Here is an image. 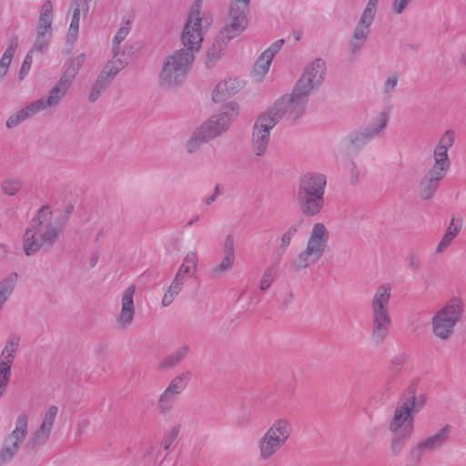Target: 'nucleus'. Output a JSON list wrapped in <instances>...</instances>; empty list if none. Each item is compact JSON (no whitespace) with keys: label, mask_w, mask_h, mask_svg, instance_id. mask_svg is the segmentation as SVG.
Wrapping results in <instances>:
<instances>
[{"label":"nucleus","mask_w":466,"mask_h":466,"mask_svg":"<svg viewBox=\"0 0 466 466\" xmlns=\"http://www.w3.org/2000/svg\"><path fill=\"white\" fill-rule=\"evenodd\" d=\"M428 451L422 443L420 441L416 446H414L410 451V457L412 461L415 463H419L422 457L423 452Z\"/></svg>","instance_id":"nucleus-54"},{"label":"nucleus","mask_w":466,"mask_h":466,"mask_svg":"<svg viewBox=\"0 0 466 466\" xmlns=\"http://www.w3.org/2000/svg\"><path fill=\"white\" fill-rule=\"evenodd\" d=\"M33 63V55L27 52L23 64L21 66L20 71H19V79L23 80L25 76L29 73L31 66Z\"/></svg>","instance_id":"nucleus-53"},{"label":"nucleus","mask_w":466,"mask_h":466,"mask_svg":"<svg viewBox=\"0 0 466 466\" xmlns=\"http://www.w3.org/2000/svg\"><path fill=\"white\" fill-rule=\"evenodd\" d=\"M75 77L70 72L68 73L65 70L56 85L49 91V95L42 97L45 104L47 106L56 104L66 95Z\"/></svg>","instance_id":"nucleus-17"},{"label":"nucleus","mask_w":466,"mask_h":466,"mask_svg":"<svg viewBox=\"0 0 466 466\" xmlns=\"http://www.w3.org/2000/svg\"><path fill=\"white\" fill-rule=\"evenodd\" d=\"M289 108L282 100H277L275 104L261 114L256 120L252 128L251 146L257 157L263 156L269 144L271 129L283 118L289 120Z\"/></svg>","instance_id":"nucleus-5"},{"label":"nucleus","mask_w":466,"mask_h":466,"mask_svg":"<svg viewBox=\"0 0 466 466\" xmlns=\"http://www.w3.org/2000/svg\"><path fill=\"white\" fill-rule=\"evenodd\" d=\"M58 409L56 406H50L47 410L43 421L41 423L42 426H46V428L52 430L55 419L57 415Z\"/></svg>","instance_id":"nucleus-48"},{"label":"nucleus","mask_w":466,"mask_h":466,"mask_svg":"<svg viewBox=\"0 0 466 466\" xmlns=\"http://www.w3.org/2000/svg\"><path fill=\"white\" fill-rule=\"evenodd\" d=\"M21 182L16 179H8L2 183L1 188L6 195L13 196L19 191Z\"/></svg>","instance_id":"nucleus-45"},{"label":"nucleus","mask_w":466,"mask_h":466,"mask_svg":"<svg viewBox=\"0 0 466 466\" xmlns=\"http://www.w3.org/2000/svg\"><path fill=\"white\" fill-rule=\"evenodd\" d=\"M51 215L50 207L44 205L31 220L24 234L23 248L26 256L35 255L41 248L49 249L56 242L62 232V228L50 222L44 225V222L49 220Z\"/></svg>","instance_id":"nucleus-3"},{"label":"nucleus","mask_w":466,"mask_h":466,"mask_svg":"<svg viewBox=\"0 0 466 466\" xmlns=\"http://www.w3.org/2000/svg\"><path fill=\"white\" fill-rule=\"evenodd\" d=\"M454 139H455L454 133L451 130H447L441 136V137L436 147H439L440 149H447L448 150L453 145Z\"/></svg>","instance_id":"nucleus-47"},{"label":"nucleus","mask_w":466,"mask_h":466,"mask_svg":"<svg viewBox=\"0 0 466 466\" xmlns=\"http://www.w3.org/2000/svg\"><path fill=\"white\" fill-rule=\"evenodd\" d=\"M451 426L445 425L434 435L430 436L420 442L428 451H433L442 447L449 439Z\"/></svg>","instance_id":"nucleus-22"},{"label":"nucleus","mask_w":466,"mask_h":466,"mask_svg":"<svg viewBox=\"0 0 466 466\" xmlns=\"http://www.w3.org/2000/svg\"><path fill=\"white\" fill-rule=\"evenodd\" d=\"M135 290V286H130L124 291L122 296V308L116 319L117 326L121 329L128 328L134 320L135 305L133 298Z\"/></svg>","instance_id":"nucleus-15"},{"label":"nucleus","mask_w":466,"mask_h":466,"mask_svg":"<svg viewBox=\"0 0 466 466\" xmlns=\"http://www.w3.org/2000/svg\"><path fill=\"white\" fill-rule=\"evenodd\" d=\"M325 74V62L321 58L315 59L306 66L303 74L296 82L291 94L279 98L289 108V120L290 122H295L303 115L309 101V96L321 86Z\"/></svg>","instance_id":"nucleus-2"},{"label":"nucleus","mask_w":466,"mask_h":466,"mask_svg":"<svg viewBox=\"0 0 466 466\" xmlns=\"http://www.w3.org/2000/svg\"><path fill=\"white\" fill-rule=\"evenodd\" d=\"M190 273H191V268L189 266L181 265L179 267L170 287H172L173 289H177V290L180 291L182 289V286L184 284L185 275L190 274Z\"/></svg>","instance_id":"nucleus-41"},{"label":"nucleus","mask_w":466,"mask_h":466,"mask_svg":"<svg viewBox=\"0 0 466 466\" xmlns=\"http://www.w3.org/2000/svg\"><path fill=\"white\" fill-rule=\"evenodd\" d=\"M50 432V429L40 425V427L35 431L28 446H31L32 449L43 446L48 441Z\"/></svg>","instance_id":"nucleus-36"},{"label":"nucleus","mask_w":466,"mask_h":466,"mask_svg":"<svg viewBox=\"0 0 466 466\" xmlns=\"http://www.w3.org/2000/svg\"><path fill=\"white\" fill-rule=\"evenodd\" d=\"M51 37L52 35L37 34L36 38L32 47L29 49L28 53H30L31 55H34L35 53H39L43 55L49 46Z\"/></svg>","instance_id":"nucleus-37"},{"label":"nucleus","mask_w":466,"mask_h":466,"mask_svg":"<svg viewBox=\"0 0 466 466\" xmlns=\"http://www.w3.org/2000/svg\"><path fill=\"white\" fill-rule=\"evenodd\" d=\"M238 115V104L236 102L228 103L218 114L210 116L198 128L208 140L213 139L226 132L229 128L231 121Z\"/></svg>","instance_id":"nucleus-10"},{"label":"nucleus","mask_w":466,"mask_h":466,"mask_svg":"<svg viewBox=\"0 0 466 466\" xmlns=\"http://www.w3.org/2000/svg\"><path fill=\"white\" fill-rule=\"evenodd\" d=\"M189 348L182 346L176 350L173 353L167 356L159 364L161 370H170L179 364L187 356Z\"/></svg>","instance_id":"nucleus-29"},{"label":"nucleus","mask_w":466,"mask_h":466,"mask_svg":"<svg viewBox=\"0 0 466 466\" xmlns=\"http://www.w3.org/2000/svg\"><path fill=\"white\" fill-rule=\"evenodd\" d=\"M236 257L224 255L221 262L211 269V277L218 279L229 271L234 265Z\"/></svg>","instance_id":"nucleus-35"},{"label":"nucleus","mask_w":466,"mask_h":466,"mask_svg":"<svg viewBox=\"0 0 466 466\" xmlns=\"http://www.w3.org/2000/svg\"><path fill=\"white\" fill-rule=\"evenodd\" d=\"M304 223L303 218H299L295 221L288 230L282 235L280 239V244L278 248L279 256L281 257L287 250L288 247L291 242L292 237L299 231V229L302 227Z\"/></svg>","instance_id":"nucleus-32"},{"label":"nucleus","mask_w":466,"mask_h":466,"mask_svg":"<svg viewBox=\"0 0 466 466\" xmlns=\"http://www.w3.org/2000/svg\"><path fill=\"white\" fill-rule=\"evenodd\" d=\"M463 303L459 298H452L432 319L433 334L446 340L453 334L454 327L462 317Z\"/></svg>","instance_id":"nucleus-8"},{"label":"nucleus","mask_w":466,"mask_h":466,"mask_svg":"<svg viewBox=\"0 0 466 466\" xmlns=\"http://www.w3.org/2000/svg\"><path fill=\"white\" fill-rule=\"evenodd\" d=\"M179 293L178 290L173 289L172 287H168L167 291L165 293L162 299V305L164 307L169 306L175 299V297Z\"/></svg>","instance_id":"nucleus-57"},{"label":"nucleus","mask_w":466,"mask_h":466,"mask_svg":"<svg viewBox=\"0 0 466 466\" xmlns=\"http://www.w3.org/2000/svg\"><path fill=\"white\" fill-rule=\"evenodd\" d=\"M85 60H86V55L84 53L80 54L79 56H77L75 58H72L69 61L68 66L66 68V71L68 73L70 72L71 75L76 76L77 75L81 66L85 62Z\"/></svg>","instance_id":"nucleus-44"},{"label":"nucleus","mask_w":466,"mask_h":466,"mask_svg":"<svg viewBox=\"0 0 466 466\" xmlns=\"http://www.w3.org/2000/svg\"><path fill=\"white\" fill-rule=\"evenodd\" d=\"M284 44V39L275 41L268 49H266L262 55L272 61L275 55L281 49Z\"/></svg>","instance_id":"nucleus-50"},{"label":"nucleus","mask_w":466,"mask_h":466,"mask_svg":"<svg viewBox=\"0 0 466 466\" xmlns=\"http://www.w3.org/2000/svg\"><path fill=\"white\" fill-rule=\"evenodd\" d=\"M178 396L179 394L166 389L157 400L158 412L161 415H167L173 409L174 403Z\"/></svg>","instance_id":"nucleus-30"},{"label":"nucleus","mask_w":466,"mask_h":466,"mask_svg":"<svg viewBox=\"0 0 466 466\" xmlns=\"http://www.w3.org/2000/svg\"><path fill=\"white\" fill-rule=\"evenodd\" d=\"M407 260H408L409 268L410 269H412L413 271L419 269V268L420 266V259L416 254H414V253L410 254L407 258Z\"/></svg>","instance_id":"nucleus-60"},{"label":"nucleus","mask_w":466,"mask_h":466,"mask_svg":"<svg viewBox=\"0 0 466 466\" xmlns=\"http://www.w3.org/2000/svg\"><path fill=\"white\" fill-rule=\"evenodd\" d=\"M242 87V82L238 79H228L219 82L212 93V100L219 103L238 93Z\"/></svg>","instance_id":"nucleus-19"},{"label":"nucleus","mask_w":466,"mask_h":466,"mask_svg":"<svg viewBox=\"0 0 466 466\" xmlns=\"http://www.w3.org/2000/svg\"><path fill=\"white\" fill-rule=\"evenodd\" d=\"M111 80L106 72H100L96 82L91 86V91L88 96V100L91 103L96 102L100 96L107 89L111 84Z\"/></svg>","instance_id":"nucleus-27"},{"label":"nucleus","mask_w":466,"mask_h":466,"mask_svg":"<svg viewBox=\"0 0 466 466\" xmlns=\"http://www.w3.org/2000/svg\"><path fill=\"white\" fill-rule=\"evenodd\" d=\"M179 431H180V427L178 425L175 426L171 429V431L168 432V434L164 438L163 448L165 450H168L170 448L172 443L177 439V437L179 433Z\"/></svg>","instance_id":"nucleus-55"},{"label":"nucleus","mask_w":466,"mask_h":466,"mask_svg":"<svg viewBox=\"0 0 466 466\" xmlns=\"http://www.w3.org/2000/svg\"><path fill=\"white\" fill-rule=\"evenodd\" d=\"M123 22L126 23V25L119 28L118 31L116 32V35L114 36V39H113L114 46L119 45L129 34L130 28H131L129 25L131 24L130 19L128 18L126 21V18L124 17Z\"/></svg>","instance_id":"nucleus-46"},{"label":"nucleus","mask_w":466,"mask_h":466,"mask_svg":"<svg viewBox=\"0 0 466 466\" xmlns=\"http://www.w3.org/2000/svg\"><path fill=\"white\" fill-rule=\"evenodd\" d=\"M390 294V285L381 284L377 288L371 300L372 330L370 339L376 346L381 345L389 334L391 324L388 309Z\"/></svg>","instance_id":"nucleus-6"},{"label":"nucleus","mask_w":466,"mask_h":466,"mask_svg":"<svg viewBox=\"0 0 466 466\" xmlns=\"http://www.w3.org/2000/svg\"><path fill=\"white\" fill-rule=\"evenodd\" d=\"M329 240V232L322 223L313 226L306 248L292 262L295 271L306 268L318 261L324 254Z\"/></svg>","instance_id":"nucleus-7"},{"label":"nucleus","mask_w":466,"mask_h":466,"mask_svg":"<svg viewBox=\"0 0 466 466\" xmlns=\"http://www.w3.org/2000/svg\"><path fill=\"white\" fill-rule=\"evenodd\" d=\"M228 45V41H226L224 38H221L220 35H217L212 46L208 48L207 53L206 64L208 67H211L217 61L221 58Z\"/></svg>","instance_id":"nucleus-25"},{"label":"nucleus","mask_w":466,"mask_h":466,"mask_svg":"<svg viewBox=\"0 0 466 466\" xmlns=\"http://www.w3.org/2000/svg\"><path fill=\"white\" fill-rule=\"evenodd\" d=\"M379 0H369L368 4L354 28L350 41L349 42V50L355 56L362 48L368 39L370 27L373 23Z\"/></svg>","instance_id":"nucleus-11"},{"label":"nucleus","mask_w":466,"mask_h":466,"mask_svg":"<svg viewBox=\"0 0 466 466\" xmlns=\"http://www.w3.org/2000/svg\"><path fill=\"white\" fill-rule=\"evenodd\" d=\"M189 380L190 371H183L182 373L178 374L177 377L172 379L166 389L171 390L173 392L180 395V393L186 389Z\"/></svg>","instance_id":"nucleus-34"},{"label":"nucleus","mask_w":466,"mask_h":466,"mask_svg":"<svg viewBox=\"0 0 466 466\" xmlns=\"http://www.w3.org/2000/svg\"><path fill=\"white\" fill-rule=\"evenodd\" d=\"M199 13H192L181 34V41L187 47L168 56L159 76L162 86L175 87L182 84L194 61V51H198L203 41Z\"/></svg>","instance_id":"nucleus-1"},{"label":"nucleus","mask_w":466,"mask_h":466,"mask_svg":"<svg viewBox=\"0 0 466 466\" xmlns=\"http://www.w3.org/2000/svg\"><path fill=\"white\" fill-rule=\"evenodd\" d=\"M15 360V355H11L10 353H6L2 350L0 355V363L12 366Z\"/></svg>","instance_id":"nucleus-61"},{"label":"nucleus","mask_w":466,"mask_h":466,"mask_svg":"<svg viewBox=\"0 0 466 466\" xmlns=\"http://www.w3.org/2000/svg\"><path fill=\"white\" fill-rule=\"evenodd\" d=\"M11 377V366L0 363V380L9 382Z\"/></svg>","instance_id":"nucleus-59"},{"label":"nucleus","mask_w":466,"mask_h":466,"mask_svg":"<svg viewBox=\"0 0 466 466\" xmlns=\"http://www.w3.org/2000/svg\"><path fill=\"white\" fill-rule=\"evenodd\" d=\"M208 139L197 128L187 144V152L195 153Z\"/></svg>","instance_id":"nucleus-38"},{"label":"nucleus","mask_w":466,"mask_h":466,"mask_svg":"<svg viewBox=\"0 0 466 466\" xmlns=\"http://www.w3.org/2000/svg\"><path fill=\"white\" fill-rule=\"evenodd\" d=\"M462 227V219L459 218L456 220L452 218L448 229L446 230V233L444 234L443 238L440 241L438 247H437V252L441 253L442 252L454 239V238L458 235L460 230Z\"/></svg>","instance_id":"nucleus-26"},{"label":"nucleus","mask_w":466,"mask_h":466,"mask_svg":"<svg viewBox=\"0 0 466 466\" xmlns=\"http://www.w3.org/2000/svg\"><path fill=\"white\" fill-rule=\"evenodd\" d=\"M76 7L73 11V15L71 19V23L68 28L67 33V42L74 43L77 38L78 29H79V20H80V13L81 11L84 13L85 5L75 1Z\"/></svg>","instance_id":"nucleus-31"},{"label":"nucleus","mask_w":466,"mask_h":466,"mask_svg":"<svg viewBox=\"0 0 466 466\" xmlns=\"http://www.w3.org/2000/svg\"><path fill=\"white\" fill-rule=\"evenodd\" d=\"M350 179L351 185H355L359 180V171L354 162H351Z\"/></svg>","instance_id":"nucleus-62"},{"label":"nucleus","mask_w":466,"mask_h":466,"mask_svg":"<svg viewBox=\"0 0 466 466\" xmlns=\"http://www.w3.org/2000/svg\"><path fill=\"white\" fill-rule=\"evenodd\" d=\"M270 64H271V60L268 58H266V56H263V55L261 54L254 65V67H253L254 74L256 76H259L260 77H263L268 73Z\"/></svg>","instance_id":"nucleus-42"},{"label":"nucleus","mask_w":466,"mask_h":466,"mask_svg":"<svg viewBox=\"0 0 466 466\" xmlns=\"http://www.w3.org/2000/svg\"><path fill=\"white\" fill-rule=\"evenodd\" d=\"M434 162L435 164L431 169H435L436 171L446 175L451 166L448 150L440 149L439 147H436L434 149Z\"/></svg>","instance_id":"nucleus-33"},{"label":"nucleus","mask_w":466,"mask_h":466,"mask_svg":"<svg viewBox=\"0 0 466 466\" xmlns=\"http://www.w3.org/2000/svg\"><path fill=\"white\" fill-rule=\"evenodd\" d=\"M19 341H20V338L13 335L12 337H10L7 339L3 351H5L6 353H10L11 355H15V353L16 352V350L19 347Z\"/></svg>","instance_id":"nucleus-52"},{"label":"nucleus","mask_w":466,"mask_h":466,"mask_svg":"<svg viewBox=\"0 0 466 466\" xmlns=\"http://www.w3.org/2000/svg\"><path fill=\"white\" fill-rule=\"evenodd\" d=\"M326 185L327 177L322 173L307 172L299 177L296 199L302 215L310 218L321 212L325 204Z\"/></svg>","instance_id":"nucleus-4"},{"label":"nucleus","mask_w":466,"mask_h":466,"mask_svg":"<svg viewBox=\"0 0 466 466\" xmlns=\"http://www.w3.org/2000/svg\"><path fill=\"white\" fill-rule=\"evenodd\" d=\"M402 419L403 418L401 417L400 421H397V423L394 422V413L389 425L390 431L393 433L390 443V450L394 455H399L401 452L403 447L410 440L413 432L414 422H412L410 420H407L405 421L403 420V422H401Z\"/></svg>","instance_id":"nucleus-14"},{"label":"nucleus","mask_w":466,"mask_h":466,"mask_svg":"<svg viewBox=\"0 0 466 466\" xmlns=\"http://www.w3.org/2000/svg\"><path fill=\"white\" fill-rule=\"evenodd\" d=\"M276 273L277 268L275 266H269L264 270L262 279L260 280V289L262 291L267 290L270 287Z\"/></svg>","instance_id":"nucleus-43"},{"label":"nucleus","mask_w":466,"mask_h":466,"mask_svg":"<svg viewBox=\"0 0 466 466\" xmlns=\"http://www.w3.org/2000/svg\"><path fill=\"white\" fill-rule=\"evenodd\" d=\"M407 361V356L404 354H400L398 356H395L392 360L391 364L394 366L401 367L403 366Z\"/></svg>","instance_id":"nucleus-63"},{"label":"nucleus","mask_w":466,"mask_h":466,"mask_svg":"<svg viewBox=\"0 0 466 466\" xmlns=\"http://www.w3.org/2000/svg\"><path fill=\"white\" fill-rule=\"evenodd\" d=\"M223 254L236 257L235 238L233 234H228L223 243Z\"/></svg>","instance_id":"nucleus-49"},{"label":"nucleus","mask_w":466,"mask_h":466,"mask_svg":"<svg viewBox=\"0 0 466 466\" xmlns=\"http://www.w3.org/2000/svg\"><path fill=\"white\" fill-rule=\"evenodd\" d=\"M198 254L197 252H189L187 254V256L183 259V263L181 265H186L193 268L195 270L198 265Z\"/></svg>","instance_id":"nucleus-58"},{"label":"nucleus","mask_w":466,"mask_h":466,"mask_svg":"<svg viewBox=\"0 0 466 466\" xmlns=\"http://www.w3.org/2000/svg\"><path fill=\"white\" fill-rule=\"evenodd\" d=\"M53 5L50 0L46 1L41 8L40 15L36 24V33L42 35H52Z\"/></svg>","instance_id":"nucleus-21"},{"label":"nucleus","mask_w":466,"mask_h":466,"mask_svg":"<svg viewBox=\"0 0 466 466\" xmlns=\"http://www.w3.org/2000/svg\"><path fill=\"white\" fill-rule=\"evenodd\" d=\"M412 0H393L392 11L396 15L403 13L407 6L411 3Z\"/></svg>","instance_id":"nucleus-56"},{"label":"nucleus","mask_w":466,"mask_h":466,"mask_svg":"<svg viewBox=\"0 0 466 466\" xmlns=\"http://www.w3.org/2000/svg\"><path fill=\"white\" fill-rule=\"evenodd\" d=\"M27 420L25 413L18 415L15 430L5 437L0 449V466L11 461L19 451L20 445L27 434Z\"/></svg>","instance_id":"nucleus-12"},{"label":"nucleus","mask_w":466,"mask_h":466,"mask_svg":"<svg viewBox=\"0 0 466 466\" xmlns=\"http://www.w3.org/2000/svg\"><path fill=\"white\" fill-rule=\"evenodd\" d=\"M123 68V62H120V66H116L113 61H109L101 72H106V74L108 75L109 79L112 81L114 77L118 74V72Z\"/></svg>","instance_id":"nucleus-51"},{"label":"nucleus","mask_w":466,"mask_h":466,"mask_svg":"<svg viewBox=\"0 0 466 466\" xmlns=\"http://www.w3.org/2000/svg\"><path fill=\"white\" fill-rule=\"evenodd\" d=\"M420 382V379H413L410 382V385L407 388V390L403 392L402 396L397 402V406L395 408V420L401 422L403 420H410L414 422V416L417 412H419L426 402L425 395L421 394L419 397L416 396L417 386Z\"/></svg>","instance_id":"nucleus-9"},{"label":"nucleus","mask_w":466,"mask_h":466,"mask_svg":"<svg viewBox=\"0 0 466 466\" xmlns=\"http://www.w3.org/2000/svg\"><path fill=\"white\" fill-rule=\"evenodd\" d=\"M399 82V75L397 73H391L389 75L383 83L382 93L386 97H390L394 93L395 88Z\"/></svg>","instance_id":"nucleus-40"},{"label":"nucleus","mask_w":466,"mask_h":466,"mask_svg":"<svg viewBox=\"0 0 466 466\" xmlns=\"http://www.w3.org/2000/svg\"><path fill=\"white\" fill-rule=\"evenodd\" d=\"M248 26V24L228 20L226 25L219 31L218 35L228 43L233 38L239 35Z\"/></svg>","instance_id":"nucleus-28"},{"label":"nucleus","mask_w":466,"mask_h":466,"mask_svg":"<svg viewBox=\"0 0 466 466\" xmlns=\"http://www.w3.org/2000/svg\"><path fill=\"white\" fill-rule=\"evenodd\" d=\"M74 211V206L72 204H69L66 207V209H65V219L66 220L69 216L73 213Z\"/></svg>","instance_id":"nucleus-64"},{"label":"nucleus","mask_w":466,"mask_h":466,"mask_svg":"<svg viewBox=\"0 0 466 466\" xmlns=\"http://www.w3.org/2000/svg\"><path fill=\"white\" fill-rule=\"evenodd\" d=\"M445 177L444 174L436 171L435 169H429L427 174L421 178L420 182V194L423 199H431L433 198L437 191L441 180Z\"/></svg>","instance_id":"nucleus-16"},{"label":"nucleus","mask_w":466,"mask_h":466,"mask_svg":"<svg viewBox=\"0 0 466 466\" xmlns=\"http://www.w3.org/2000/svg\"><path fill=\"white\" fill-rule=\"evenodd\" d=\"M18 46V38L15 36L13 39H11L7 48L5 49L4 55L2 56L0 59V65L9 67L11 61L15 54V50Z\"/></svg>","instance_id":"nucleus-39"},{"label":"nucleus","mask_w":466,"mask_h":466,"mask_svg":"<svg viewBox=\"0 0 466 466\" xmlns=\"http://www.w3.org/2000/svg\"><path fill=\"white\" fill-rule=\"evenodd\" d=\"M266 432L281 440L285 444L292 432V426L288 420L279 419L275 420Z\"/></svg>","instance_id":"nucleus-24"},{"label":"nucleus","mask_w":466,"mask_h":466,"mask_svg":"<svg viewBox=\"0 0 466 466\" xmlns=\"http://www.w3.org/2000/svg\"><path fill=\"white\" fill-rule=\"evenodd\" d=\"M248 11L249 2L243 0H231L228 19L248 24Z\"/></svg>","instance_id":"nucleus-23"},{"label":"nucleus","mask_w":466,"mask_h":466,"mask_svg":"<svg viewBox=\"0 0 466 466\" xmlns=\"http://www.w3.org/2000/svg\"><path fill=\"white\" fill-rule=\"evenodd\" d=\"M48 107L42 98L32 102L30 105L17 111L6 120L7 128L18 126L22 121L27 119L37 112Z\"/></svg>","instance_id":"nucleus-18"},{"label":"nucleus","mask_w":466,"mask_h":466,"mask_svg":"<svg viewBox=\"0 0 466 466\" xmlns=\"http://www.w3.org/2000/svg\"><path fill=\"white\" fill-rule=\"evenodd\" d=\"M284 445L281 440L265 432L258 441L259 458L268 461Z\"/></svg>","instance_id":"nucleus-20"},{"label":"nucleus","mask_w":466,"mask_h":466,"mask_svg":"<svg viewBox=\"0 0 466 466\" xmlns=\"http://www.w3.org/2000/svg\"><path fill=\"white\" fill-rule=\"evenodd\" d=\"M387 123L388 115L385 112H380L377 117L372 119L364 128L349 134L346 137V141L353 150L359 151L377 137L380 132L386 127Z\"/></svg>","instance_id":"nucleus-13"}]
</instances>
